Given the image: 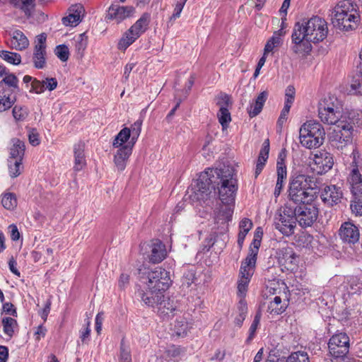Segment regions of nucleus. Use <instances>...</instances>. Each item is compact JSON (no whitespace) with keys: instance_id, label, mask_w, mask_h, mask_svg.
I'll list each match as a JSON object with an SVG mask.
<instances>
[{"instance_id":"f257e3e1","label":"nucleus","mask_w":362,"mask_h":362,"mask_svg":"<svg viewBox=\"0 0 362 362\" xmlns=\"http://www.w3.org/2000/svg\"><path fill=\"white\" fill-rule=\"evenodd\" d=\"M218 187L221 202L230 203L234 200L238 190V181L234 170L229 167L208 168L201 173L194 187V197L199 201H206L212 189Z\"/></svg>"},{"instance_id":"f03ea898","label":"nucleus","mask_w":362,"mask_h":362,"mask_svg":"<svg viewBox=\"0 0 362 362\" xmlns=\"http://www.w3.org/2000/svg\"><path fill=\"white\" fill-rule=\"evenodd\" d=\"M327 22L319 16H313L297 22L292 33V50L298 54H305L312 49L311 42L322 41L327 35Z\"/></svg>"},{"instance_id":"7ed1b4c3","label":"nucleus","mask_w":362,"mask_h":362,"mask_svg":"<svg viewBox=\"0 0 362 362\" xmlns=\"http://www.w3.org/2000/svg\"><path fill=\"white\" fill-rule=\"evenodd\" d=\"M331 21L341 30L354 29L360 21L357 6L349 0L339 1L332 10Z\"/></svg>"},{"instance_id":"20e7f679","label":"nucleus","mask_w":362,"mask_h":362,"mask_svg":"<svg viewBox=\"0 0 362 362\" xmlns=\"http://www.w3.org/2000/svg\"><path fill=\"white\" fill-rule=\"evenodd\" d=\"M315 185L313 177L299 174L290 180L288 197L296 204L312 202L315 199V193L310 192Z\"/></svg>"},{"instance_id":"39448f33","label":"nucleus","mask_w":362,"mask_h":362,"mask_svg":"<svg viewBox=\"0 0 362 362\" xmlns=\"http://www.w3.org/2000/svg\"><path fill=\"white\" fill-rule=\"evenodd\" d=\"M325 132L322 124L316 121L305 122L300 128L299 139L300 144L306 148H316L322 145Z\"/></svg>"},{"instance_id":"423d86ee","label":"nucleus","mask_w":362,"mask_h":362,"mask_svg":"<svg viewBox=\"0 0 362 362\" xmlns=\"http://www.w3.org/2000/svg\"><path fill=\"white\" fill-rule=\"evenodd\" d=\"M341 109L337 98L326 97L318 103V117L322 122L336 127L339 122L349 121L341 115Z\"/></svg>"},{"instance_id":"0eeeda50","label":"nucleus","mask_w":362,"mask_h":362,"mask_svg":"<svg viewBox=\"0 0 362 362\" xmlns=\"http://www.w3.org/2000/svg\"><path fill=\"white\" fill-rule=\"evenodd\" d=\"M353 130L354 122L350 118L349 121L339 122L329 134L331 145L339 150H343L351 143Z\"/></svg>"},{"instance_id":"6e6552de","label":"nucleus","mask_w":362,"mask_h":362,"mask_svg":"<svg viewBox=\"0 0 362 362\" xmlns=\"http://www.w3.org/2000/svg\"><path fill=\"white\" fill-rule=\"evenodd\" d=\"M328 349L330 356L338 362L344 361L349 351V337L345 333L333 335L329 340Z\"/></svg>"},{"instance_id":"1a4fd4ad","label":"nucleus","mask_w":362,"mask_h":362,"mask_svg":"<svg viewBox=\"0 0 362 362\" xmlns=\"http://www.w3.org/2000/svg\"><path fill=\"white\" fill-rule=\"evenodd\" d=\"M293 210V214L296 222L302 228L311 226L318 216L317 207L312 202L299 203Z\"/></svg>"},{"instance_id":"9d476101","label":"nucleus","mask_w":362,"mask_h":362,"mask_svg":"<svg viewBox=\"0 0 362 362\" xmlns=\"http://www.w3.org/2000/svg\"><path fill=\"white\" fill-rule=\"evenodd\" d=\"M146 286L148 289L153 291H166L171 284L170 273L161 267H157L154 270L148 272L147 275Z\"/></svg>"},{"instance_id":"9b49d317","label":"nucleus","mask_w":362,"mask_h":362,"mask_svg":"<svg viewBox=\"0 0 362 362\" xmlns=\"http://www.w3.org/2000/svg\"><path fill=\"white\" fill-rule=\"evenodd\" d=\"M275 228L284 235L289 236L294 233L296 221L293 209L287 206L282 211L276 214L274 222Z\"/></svg>"},{"instance_id":"f8f14e48","label":"nucleus","mask_w":362,"mask_h":362,"mask_svg":"<svg viewBox=\"0 0 362 362\" xmlns=\"http://www.w3.org/2000/svg\"><path fill=\"white\" fill-rule=\"evenodd\" d=\"M310 167L312 170L317 175H322L328 172L333 166L332 155L325 151H317L312 154Z\"/></svg>"},{"instance_id":"ddd939ff","label":"nucleus","mask_w":362,"mask_h":362,"mask_svg":"<svg viewBox=\"0 0 362 362\" xmlns=\"http://www.w3.org/2000/svg\"><path fill=\"white\" fill-rule=\"evenodd\" d=\"M279 263L287 270L293 271L297 269L298 257L291 247L279 248L276 252Z\"/></svg>"},{"instance_id":"4468645a","label":"nucleus","mask_w":362,"mask_h":362,"mask_svg":"<svg viewBox=\"0 0 362 362\" xmlns=\"http://www.w3.org/2000/svg\"><path fill=\"white\" fill-rule=\"evenodd\" d=\"M135 8L132 6H120L119 4H112L107 11L105 18L107 20H114L117 23L124 20L133 16Z\"/></svg>"},{"instance_id":"2eb2a0df","label":"nucleus","mask_w":362,"mask_h":362,"mask_svg":"<svg viewBox=\"0 0 362 362\" xmlns=\"http://www.w3.org/2000/svg\"><path fill=\"white\" fill-rule=\"evenodd\" d=\"M339 234L341 239L349 243H355L359 240L360 232L353 223L346 221L341 224Z\"/></svg>"},{"instance_id":"dca6fc26","label":"nucleus","mask_w":362,"mask_h":362,"mask_svg":"<svg viewBox=\"0 0 362 362\" xmlns=\"http://www.w3.org/2000/svg\"><path fill=\"white\" fill-rule=\"evenodd\" d=\"M342 196L343 193L341 188L336 185L326 186L321 193L322 201L329 206L339 203Z\"/></svg>"},{"instance_id":"f3484780","label":"nucleus","mask_w":362,"mask_h":362,"mask_svg":"<svg viewBox=\"0 0 362 362\" xmlns=\"http://www.w3.org/2000/svg\"><path fill=\"white\" fill-rule=\"evenodd\" d=\"M133 146L129 144L119 148L114 156V163L118 171H123L127 165V160L132 153Z\"/></svg>"},{"instance_id":"a211bd4d","label":"nucleus","mask_w":362,"mask_h":362,"mask_svg":"<svg viewBox=\"0 0 362 362\" xmlns=\"http://www.w3.org/2000/svg\"><path fill=\"white\" fill-rule=\"evenodd\" d=\"M234 202L235 199L230 203L222 202L223 205L221 206L219 210L215 214V223L216 224H221L224 230L227 226V222L231 220L233 213V206Z\"/></svg>"},{"instance_id":"6ab92c4d","label":"nucleus","mask_w":362,"mask_h":362,"mask_svg":"<svg viewBox=\"0 0 362 362\" xmlns=\"http://www.w3.org/2000/svg\"><path fill=\"white\" fill-rule=\"evenodd\" d=\"M137 293L141 300L150 307H157L158 303L163 298L162 293L153 291L152 289H148L147 286L146 287V291L143 289L139 290Z\"/></svg>"},{"instance_id":"aec40b11","label":"nucleus","mask_w":362,"mask_h":362,"mask_svg":"<svg viewBox=\"0 0 362 362\" xmlns=\"http://www.w3.org/2000/svg\"><path fill=\"white\" fill-rule=\"evenodd\" d=\"M83 8L81 5H74L69 9V15L62 18V23L66 26H76L81 21V13Z\"/></svg>"},{"instance_id":"412c9836","label":"nucleus","mask_w":362,"mask_h":362,"mask_svg":"<svg viewBox=\"0 0 362 362\" xmlns=\"http://www.w3.org/2000/svg\"><path fill=\"white\" fill-rule=\"evenodd\" d=\"M8 45L12 49L23 50L28 47L29 41L22 31L16 30L11 33Z\"/></svg>"},{"instance_id":"4be33fe9","label":"nucleus","mask_w":362,"mask_h":362,"mask_svg":"<svg viewBox=\"0 0 362 362\" xmlns=\"http://www.w3.org/2000/svg\"><path fill=\"white\" fill-rule=\"evenodd\" d=\"M166 256L165 245L158 240L153 241L151 245L150 262L156 264L163 261Z\"/></svg>"},{"instance_id":"5701e85b","label":"nucleus","mask_w":362,"mask_h":362,"mask_svg":"<svg viewBox=\"0 0 362 362\" xmlns=\"http://www.w3.org/2000/svg\"><path fill=\"white\" fill-rule=\"evenodd\" d=\"M268 95L267 91H262L258 95L255 101L250 104V107L247 108V112L250 117H256L261 112L263 106L267 100Z\"/></svg>"},{"instance_id":"b1692460","label":"nucleus","mask_w":362,"mask_h":362,"mask_svg":"<svg viewBox=\"0 0 362 362\" xmlns=\"http://www.w3.org/2000/svg\"><path fill=\"white\" fill-rule=\"evenodd\" d=\"M351 192L354 196L362 194V178L358 168H354L348 178Z\"/></svg>"},{"instance_id":"393cba45","label":"nucleus","mask_w":362,"mask_h":362,"mask_svg":"<svg viewBox=\"0 0 362 362\" xmlns=\"http://www.w3.org/2000/svg\"><path fill=\"white\" fill-rule=\"evenodd\" d=\"M25 146L23 141L18 139H12V146L10 148L8 158L23 161L25 155Z\"/></svg>"},{"instance_id":"a878e982","label":"nucleus","mask_w":362,"mask_h":362,"mask_svg":"<svg viewBox=\"0 0 362 362\" xmlns=\"http://www.w3.org/2000/svg\"><path fill=\"white\" fill-rule=\"evenodd\" d=\"M74 169L78 172L81 170L86 165V162L84 156V146L83 144H76L74 146Z\"/></svg>"},{"instance_id":"bb28decb","label":"nucleus","mask_w":362,"mask_h":362,"mask_svg":"<svg viewBox=\"0 0 362 362\" xmlns=\"http://www.w3.org/2000/svg\"><path fill=\"white\" fill-rule=\"evenodd\" d=\"M149 21L150 14L148 13H143L140 18L130 27L129 33H133L134 34L138 33L137 35H139V37L141 35L144 33L147 29Z\"/></svg>"},{"instance_id":"cd10ccee","label":"nucleus","mask_w":362,"mask_h":362,"mask_svg":"<svg viewBox=\"0 0 362 362\" xmlns=\"http://www.w3.org/2000/svg\"><path fill=\"white\" fill-rule=\"evenodd\" d=\"M10 4L21 10L25 16H30L35 6V0H10Z\"/></svg>"},{"instance_id":"c85d7f7f","label":"nucleus","mask_w":362,"mask_h":362,"mask_svg":"<svg viewBox=\"0 0 362 362\" xmlns=\"http://www.w3.org/2000/svg\"><path fill=\"white\" fill-rule=\"evenodd\" d=\"M349 93L362 95V69H360L353 76L350 83Z\"/></svg>"},{"instance_id":"c756f323","label":"nucleus","mask_w":362,"mask_h":362,"mask_svg":"<svg viewBox=\"0 0 362 362\" xmlns=\"http://www.w3.org/2000/svg\"><path fill=\"white\" fill-rule=\"evenodd\" d=\"M138 33H129V29H128L123 35L122 37L119 40L117 48L119 50L124 51L126 50L133 42H135L136 39L139 38Z\"/></svg>"},{"instance_id":"7c9ffc66","label":"nucleus","mask_w":362,"mask_h":362,"mask_svg":"<svg viewBox=\"0 0 362 362\" xmlns=\"http://www.w3.org/2000/svg\"><path fill=\"white\" fill-rule=\"evenodd\" d=\"M157 309L158 312L160 313V315H173V312L176 309V306L173 305V301L169 298H165L163 296L160 301L158 303Z\"/></svg>"},{"instance_id":"2f4dec72","label":"nucleus","mask_w":362,"mask_h":362,"mask_svg":"<svg viewBox=\"0 0 362 362\" xmlns=\"http://www.w3.org/2000/svg\"><path fill=\"white\" fill-rule=\"evenodd\" d=\"M256 260L252 257H247L242 262L240 269V276H244L245 277L251 278L253 274V270L255 267Z\"/></svg>"},{"instance_id":"473e14b6","label":"nucleus","mask_w":362,"mask_h":362,"mask_svg":"<svg viewBox=\"0 0 362 362\" xmlns=\"http://www.w3.org/2000/svg\"><path fill=\"white\" fill-rule=\"evenodd\" d=\"M8 167L9 175L12 178L18 177L24 168L22 161L13 160V158L8 159Z\"/></svg>"},{"instance_id":"72a5a7b5","label":"nucleus","mask_w":362,"mask_h":362,"mask_svg":"<svg viewBox=\"0 0 362 362\" xmlns=\"http://www.w3.org/2000/svg\"><path fill=\"white\" fill-rule=\"evenodd\" d=\"M276 175H277V180H276V186L283 188L284 181L286 180V177H287L286 167L283 161V159H281V160L277 161Z\"/></svg>"},{"instance_id":"f704fd0d","label":"nucleus","mask_w":362,"mask_h":362,"mask_svg":"<svg viewBox=\"0 0 362 362\" xmlns=\"http://www.w3.org/2000/svg\"><path fill=\"white\" fill-rule=\"evenodd\" d=\"M130 129L128 127L123 128L115 136L112 146L115 148H121L124 146V144L130 138Z\"/></svg>"},{"instance_id":"c9c22d12","label":"nucleus","mask_w":362,"mask_h":362,"mask_svg":"<svg viewBox=\"0 0 362 362\" xmlns=\"http://www.w3.org/2000/svg\"><path fill=\"white\" fill-rule=\"evenodd\" d=\"M46 50L45 49H34L33 62L36 69H43L46 64Z\"/></svg>"},{"instance_id":"e433bc0d","label":"nucleus","mask_w":362,"mask_h":362,"mask_svg":"<svg viewBox=\"0 0 362 362\" xmlns=\"http://www.w3.org/2000/svg\"><path fill=\"white\" fill-rule=\"evenodd\" d=\"M2 325L4 334L9 337H12L14 334V329L18 326V323L15 319L6 317L2 319Z\"/></svg>"},{"instance_id":"4c0bfd02","label":"nucleus","mask_w":362,"mask_h":362,"mask_svg":"<svg viewBox=\"0 0 362 362\" xmlns=\"http://www.w3.org/2000/svg\"><path fill=\"white\" fill-rule=\"evenodd\" d=\"M15 101V97H12L9 94H7L6 90H4L1 93H0V112H4L11 107Z\"/></svg>"},{"instance_id":"58836bf2","label":"nucleus","mask_w":362,"mask_h":362,"mask_svg":"<svg viewBox=\"0 0 362 362\" xmlns=\"http://www.w3.org/2000/svg\"><path fill=\"white\" fill-rule=\"evenodd\" d=\"M217 117L218 122L222 127V129H226L231 121V116L228 109L226 107L220 108L217 113Z\"/></svg>"},{"instance_id":"ea45409f","label":"nucleus","mask_w":362,"mask_h":362,"mask_svg":"<svg viewBox=\"0 0 362 362\" xmlns=\"http://www.w3.org/2000/svg\"><path fill=\"white\" fill-rule=\"evenodd\" d=\"M0 57L8 63L18 65L21 62V57L18 53L6 50L0 51Z\"/></svg>"},{"instance_id":"a19ab883","label":"nucleus","mask_w":362,"mask_h":362,"mask_svg":"<svg viewBox=\"0 0 362 362\" xmlns=\"http://www.w3.org/2000/svg\"><path fill=\"white\" fill-rule=\"evenodd\" d=\"M189 328L190 327L187 320L182 318L175 321L173 329L176 335L179 337H184L187 334Z\"/></svg>"},{"instance_id":"79ce46f5","label":"nucleus","mask_w":362,"mask_h":362,"mask_svg":"<svg viewBox=\"0 0 362 362\" xmlns=\"http://www.w3.org/2000/svg\"><path fill=\"white\" fill-rule=\"evenodd\" d=\"M347 291L351 294L360 293L362 290V281L357 276H351L348 279Z\"/></svg>"},{"instance_id":"37998d69","label":"nucleus","mask_w":362,"mask_h":362,"mask_svg":"<svg viewBox=\"0 0 362 362\" xmlns=\"http://www.w3.org/2000/svg\"><path fill=\"white\" fill-rule=\"evenodd\" d=\"M88 45V37L86 35V33H81L78 35L76 40L75 49L76 51L81 58L83 56L84 51L86 49Z\"/></svg>"},{"instance_id":"c03bdc74","label":"nucleus","mask_w":362,"mask_h":362,"mask_svg":"<svg viewBox=\"0 0 362 362\" xmlns=\"http://www.w3.org/2000/svg\"><path fill=\"white\" fill-rule=\"evenodd\" d=\"M238 309V315L235 318L234 322L238 327H241L247 313V303L244 300L239 301Z\"/></svg>"},{"instance_id":"a18cd8bd","label":"nucleus","mask_w":362,"mask_h":362,"mask_svg":"<svg viewBox=\"0 0 362 362\" xmlns=\"http://www.w3.org/2000/svg\"><path fill=\"white\" fill-rule=\"evenodd\" d=\"M3 206L8 210L15 209L17 206V199L13 193H6L1 199Z\"/></svg>"},{"instance_id":"49530a36","label":"nucleus","mask_w":362,"mask_h":362,"mask_svg":"<svg viewBox=\"0 0 362 362\" xmlns=\"http://www.w3.org/2000/svg\"><path fill=\"white\" fill-rule=\"evenodd\" d=\"M286 362H310L307 352L298 351L291 353L287 358Z\"/></svg>"},{"instance_id":"de8ad7c7","label":"nucleus","mask_w":362,"mask_h":362,"mask_svg":"<svg viewBox=\"0 0 362 362\" xmlns=\"http://www.w3.org/2000/svg\"><path fill=\"white\" fill-rule=\"evenodd\" d=\"M12 114L16 122H21L28 117V110L25 107L15 105L13 108Z\"/></svg>"},{"instance_id":"09e8293b","label":"nucleus","mask_w":362,"mask_h":362,"mask_svg":"<svg viewBox=\"0 0 362 362\" xmlns=\"http://www.w3.org/2000/svg\"><path fill=\"white\" fill-rule=\"evenodd\" d=\"M281 42V40L280 37L275 33L265 45L264 49V55L272 52L275 47H279Z\"/></svg>"},{"instance_id":"8fccbe9b","label":"nucleus","mask_w":362,"mask_h":362,"mask_svg":"<svg viewBox=\"0 0 362 362\" xmlns=\"http://www.w3.org/2000/svg\"><path fill=\"white\" fill-rule=\"evenodd\" d=\"M142 119H137L132 126L130 129V136L131 137V142L132 146H134L135 142L136 141L137 139L139 138L141 131V126H142Z\"/></svg>"},{"instance_id":"3c124183","label":"nucleus","mask_w":362,"mask_h":362,"mask_svg":"<svg viewBox=\"0 0 362 362\" xmlns=\"http://www.w3.org/2000/svg\"><path fill=\"white\" fill-rule=\"evenodd\" d=\"M269 139H266L263 144L262 147L261 148V151L259 152V155L257 158V163H262L265 165L268 157H269Z\"/></svg>"},{"instance_id":"603ef678","label":"nucleus","mask_w":362,"mask_h":362,"mask_svg":"<svg viewBox=\"0 0 362 362\" xmlns=\"http://www.w3.org/2000/svg\"><path fill=\"white\" fill-rule=\"evenodd\" d=\"M55 54L62 62H66L69 57V51L67 46L60 45L56 47L54 50Z\"/></svg>"},{"instance_id":"864d4df0","label":"nucleus","mask_w":362,"mask_h":362,"mask_svg":"<svg viewBox=\"0 0 362 362\" xmlns=\"http://www.w3.org/2000/svg\"><path fill=\"white\" fill-rule=\"evenodd\" d=\"M250 280V279L249 277H245L244 276H240L238 282V291L240 296L245 295Z\"/></svg>"},{"instance_id":"5fc2aeb1","label":"nucleus","mask_w":362,"mask_h":362,"mask_svg":"<svg viewBox=\"0 0 362 362\" xmlns=\"http://www.w3.org/2000/svg\"><path fill=\"white\" fill-rule=\"evenodd\" d=\"M196 272L193 269L187 270L183 276L182 284L186 285L187 287L190 286L196 279Z\"/></svg>"},{"instance_id":"6e6d98bb","label":"nucleus","mask_w":362,"mask_h":362,"mask_svg":"<svg viewBox=\"0 0 362 362\" xmlns=\"http://www.w3.org/2000/svg\"><path fill=\"white\" fill-rule=\"evenodd\" d=\"M351 209L356 216H362V200L355 196L351 204Z\"/></svg>"},{"instance_id":"4d7b16f0","label":"nucleus","mask_w":362,"mask_h":362,"mask_svg":"<svg viewBox=\"0 0 362 362\" xmlns=\"http://www.w3.org/2000/svg\"><path fill=\"white\" fill-rule=\"evenodd\" d=\"M45 90V84L42 81L34 78L31 83V88L30 92H33L36 94H40Z\"/></svg>"},{"instance_id":"13d9d810","label":"nucleus","mask_w":362,"mask_h":362,"mask_svg":"<svg viewBox=\"0 0 362 362\" xmlns=\"http://www.w3.org/2000/svg\"><path fill=\"white\" fill-rule=\"evenodd\" d=\"M260 246V240L255 238L252 245L250 247L249 252L247 257H252L257 260V255L258 254L259 248Z\"/></svg>"},{"instance_id":"bf43d9fd","label":"nucleus","mask_w":362,"mask_h":362,"mask_svg":"<svg viewBox=\"0 0 362 362\" xmlns=\"http://www.w3.org/2000/svg\"><path fill=\"white\" fill-rule=\"evenodd\" d=\"M295 88L292 86H288L286 89L285 105L291 107L295 98Z\"/></svg>"},{"instance_id":"052dcab7","label":"nucleus","mask_w":362,"mask_h":362,"mask_svg":"<svg viewBox=\"0 0 362 362\" xmlns=\"http://www.w3.org/2000/svg\"><path fill=\"white\" fill-rule=\"evenodd\" d=\"M216 104L221 107L228 108L230 104V97L226 93H221L216 98Z\"/></svg>"},{"instance_id":"680f3d73","label":"nucleus","mask_w":362,"mask_h":362,"mask_svg":"<svg viewBox=\"0 0 362 362\" xmlns=\"http://www.w3.org/2000/svg\"><path fill=\"white\" fill-rule=\"evenodd\" d=\"M260 318H261L260 313H257L254 317L253 322L249 329V332H250L249 339H251L253 338V337L255 334V332L257 329V327L259 325Z\"/></svg>"},{"instance_id":"e2e57ef3","label":"nucleus","mask_w":362,"mask_h":362,"mask_svg":"<svg viewBox=\"0 0 362 362\" xmlns=\"http://www.w3.org/2000/svg\"><path fill=\"white\" fill-rule=\"evenodd\" d=\"M18 78L13 74L7 75L2 80V82L14 89H18Z\"/></svg>"},{"instance_id":"0e129e2a","label":"nucleus","mask_w":362,"mask_h":362,"mask_svg":"<svg viewBox=\"0 0 362 362\" xmlns=\"http://www.w3.org/2000/svg\"><path fill=\"white\" fill-rule=\"evenodd\" d=\"M42 82L45 84V90H48L52 91L54 90L57 87V81L55 78H46L45 80H42Z\"/></svg>"},{"instance_id":"69168bd1","label":"nucleus","mask_w":362,"mask_h":362,"mask_svg":"<svg viewBox=\"0 0 362 362\" xmlns=\"http://www.w3.org/2000/svg\"><path fill=\"white\" fill-rule=\"evenodd\" d=\"M252 227V223L249 218H244L240 223V228L241 232L247 234Z\"/></svg>"},{"instance_id":"338daca9","label":"nucleus","mask_w":362,"mask_h":362,"mask_svg":"<svg viewBox=\"0 0 362 362\" xmlns=\"http://www.w3.org/2000/svg\"><path fill=\"white\" fill-rule=\"evenodd\" d=\"M47 36L45 33H42L37 37V44L35 46L36 49H46V42Z\"/></svg>"},{"instance_id":"774afa93","label":"nucleus","mask_w":362,"mask_h":362,"mask_svg":"<svg viewBox=\"0 0 362 362\" xmlns=\"http://www.w3.org/2000/svg\"><path fill=\"white\" fill-rule=\"evenodd\" d=\"M120 361L121 362H132L130 352H129V351H128L123 346L122 343L121 344Z\"/></svg>"}]
</instances>
